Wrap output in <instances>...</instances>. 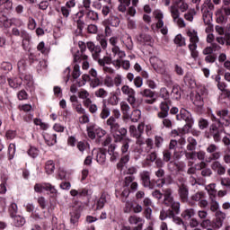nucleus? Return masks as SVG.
Here are the masks:
<instances>
[{
	"instance_id": "nucleus-32",
	"label": "nucleus",
	"mask_w": 230,
	"mask_h": 230,
	"mask_svg": "<svg viewBox=\"0 0 230 230\" xmlns=\"http://www.w3.org/2000/svg\"><path fill=\"white\" fill-rule=\"evenodd\" d=\"M116 150V146L111 145L108 148V154L111 155L110 161L111 163H116L119 157V154L115 151Z\"/></svg>"
},
{
	"instance_id": "nucleus-40",
	"label": "nucleus",
	"mask_w": 230,
	"mask_h": 230,
	"mask_svg": "<svg viewBox=\"0 0 230 230\" xmlns=\"http://www.w3.org/2000/svg\"><path fill=\"white\" fill-rule=\"evenodd\" d=\"M216 40L218 44H221V46H224L225 44L230 46V33L226 32L225 36L217 37Z\"/></svg>"
},
{
	"instance_id": "nucleus-31",
	"label": "nucleus",
	"mask_w": 230,
	"mask_h": 230,
	"mask_svg": "<svg viewBox=\"0 0 230 230\" xmlns=\"http://www.w3.org/2000/svg\"><path fill=\"white\" fill-rule=\"evenodd\" d=\"M8 84L12 89H19L22 85V76L11 77L8 79Z\"/></svg>"
},
{
	"instance_id": "nucleus-23",
	"label": "nucleus",
	"mask_w": 230,
	"mask_h": 230,
	"mask_svg": "<svg viewBox=\"0 0 230 230\" xmlns=\"http://www.w3.org/2000/svg\"><path fill=\"white\" fill-rule=\"evenodd\" d=\"M87 58L89 57L87 55H81L80 51H76L75 54H74V62H80L83 60L82 69L86 71V69H89V61H87Z\"/></svg>"
},
{
	"instance_id": "nucleus-16",
	"label": "nucleus",
	"mask_w": 230,
	"mask_h": 230,
	"mask_svg": "<svg viewBox=\"0 0 230 230\" xmlns=\"http://www.w3.org/2000/svg\"><path fill=\"white\" fill-rule=\"evenodd\" d=\"M12 35H13L14 37H21L22 39L23 43L30 42V40H31V36H30L26 30H19L17 27H13L12 29Z\"/></svg>"
},
{
	"instance_id": "nucleus-24",
	"label": "nucleus",
	"mask_w": 230,
	"mask_h": 230,
	"mask_svg": "<svg viewBox=\"0 0 230 230\" xmlns=\"http://www.w3.org/2000/svg\"><path fill=\"white\" fill-rule=\"evenodd\" d=\"M185 157H187L190 161H204L206 159V152L199 151V152H190L185 154Z\"/></svg>"
},
{
	"instance_id": "nucleus-26",
	"label": "nucleus",
	"mask_w": 230,
	"mask_h": 230,
	"mask_svg": "<svg viewBox=\"0 0 230 230\" xmlns=\"http://www.w3.org/2000/svg\"><path fill=\"white\" fill-rule=\"evenodd\" d=\"M179 195L180 199H181L182 202H188V197L190 195V192L188 190V186L185 182H181L179 185Z\"/></svg>"
},
{
	"instance_id": "nucleus-61",
	"label": "nucleus",
	"mask_w": 230,
	"mask_h": 230,
	"mask_svg": "<svg viewBox=\"0 0 230 230\" xmlns=\"http://www.w3.org/2000/svg\"><path fill=\"white\" fill-rule=\"evenodd\" d=\"M28 66L27 63H26V59L22 58L18 61V70L19 73H24V71H26V67Z\"/></svg>"
},
{
	"instance_id": "nucleus-22",
	"label": "nucleus",
	"mask_w": 230,
	"mask_h": 230,
	"mask_svg": "<svg viewBox=\"0 0 230 230\" xmlns=\"http://www.w3.org/2000/svg\"><path fill=\"white\" fill-rule=\"evenodd\" d=\"M128 222L131 226H137L133 230H143V226H145V219L137 216H130Z\"/></svg>"
},
{
	"instance_id": "nucleus-13",
	"label": "nucleus",
	"mask_w": 230,
	"mask_h": 230,
	"mask_svg": "<svg viewBox=\"0 0 230 230\" xmlns=\"http://www.w3.org/2000/svg\"><path fill=\"white\" fill-rule=\"evenodd\" d=\"M155 19H156V28H160V31L162 35H167L168 34V27H164V22L163 19H164V14L163 13V11L161 10H155L154 12Z\"/></svg>"
},
{
	"instance_id": "nucleus-35",
	"label": "nucleus",
	"mask_w": 230,
	"mask_h": 230,
	"mask_svg": "<svg viewBox=\"0 0 230 230\" xmlns=\"http://www.w3.org/2000/svg\"><path fill=\"white\" fill-rule=\"evenodd\" d=\"M211 168L214 172H217L218 175H224L226 173V167L218 161L212 163Z\"/></svg>"
},
{
	"instance_id": "nucleus-51",
	"label": "nucleus",
	"mask_w": 230,
	"mask_h": 230,
	"mask_svg": "<svg viewBox=\"0 0 230 230\" xmlns=\"http://www.w3.org/2000/svg\"><path fill=\"white\" fill-rule=\"evenodd\" d=\"M197 15V11L195 9H190L185 14L184 19L185 21H189V22H193V17Z\"/></svg>"
},
{
	"instance_id": "nucleus-8",
	"label": "nucleus",
	"mask_w": 230,
	"mask_h": 230,
	"mask_svg": "<svg viewBox=\"0 0 230 230\" xmlns=\"http://www.w3.org/2000/svg\"><path fill=\"white\" fill-rule=\"evenodd\" d=\"M85 208V204L82 203V201H76L73 208L72 211L70 212V222L74 226L75 224H78V220H80V217H82V211H84V208Z\"/></svg>"
},
{
	"instance_id": "nucleus-56",
	"label": "nucleus",
	"mask_w": 230,
	"mask_h": 230,
	"mask_svg": "<svg viewBox=\"0 0 230 230\" xmlns=\"http://www.w3.org/2000/svg\"><path fill=\"white\" fill-rule=\"evenodd\" d=\"M172 217H173V211L170 209L168 211L163 209L160 212V220H166L167 218H172Z\"/></svg>"
},
{
	"instance_id": "nucleus-50",
	"label": "nucleus",
	"mask_w": 230,
	"mask_h": 230,
	"mask_svg": "<svg viewBox=\"0 0 230 230\" xmlns=\"http://www.w3.org/2000/svg\"><path fill=\"white\" fill-rule=\"evenodd\" d=\"M182 218L190 220L191 217H195V210L193 208H187L181 213Z\"/></svg>"
},
{
	"instance_id": "nucleus-4",
	"label": "nucleus",
	"mask_w": 230,
	"mask_h": 230,
	"mask_svg": "<svg viewBox=\"0 0 230 230\" xmlns=\"http://www.w3.org/2000/svg\"><path fill=\"white\" fill-rule=\"evenodd\" d=\"M222 49V47L217 43H212L210 46L206 47L202 50V54L205 55V62L207 64H214L215 60H217V56L215 55L218 51Z\"/></svg>"
},
{
	"instance_id": "nucleus-62",
	"label": "nucleus",
	"mask_w": 230,
	"mask_h": 230,
	"mask_svg": "<svg viewBox=\"0 0 230 230\" xmlns=\"http://www.w3.org/2000/svg\"><path fill=\"white\" fill-rule=\"evenodd\" d=\"M96 98H107L109 93L103 88H100L94 93Z\"/></svg>"
},
{
	"instance_id": "nucleus-57",
	"label": "nucleus",
	"mask_w": 230,
	"mask_h": 230,
	"mask_svg": "<svg viewBox=\"0 0 230 230\" xmlns=\"http://www.w3.org/2000/svg\"><path fill=\"white\" fill-rule=\"evenodd\" d=\"M108 103L109 105H112L113 107H116V105L119 103V97H118L116 93L111 94V96L108 98Z\"/></svg>"
},
{
	"instance_id": "nucleus-1",
	"label": "nucleus",
	"mask_w": 230,
	"mask_h": 230,
	"mask_svg": "<svg viewBox=\"0 0 230 230\" xmlns=\"http://www.w3.org/2000/svg\"><path fill=\"white\" fill-rule=\"evenodd\" d=\"M217 116L219 119H217L215 115H212V121H217L215 124H212L210 127V134L213 136L214 141L218 142L221 139V136H226V131L224 128H220V125L225 127H230V116L227 110H223L217 111Z\"/></svg>"
},
{
	"instance_id": "nucleus-20",
	"label": "nucleus",
	"mask_w": 230,
	"mask_h": 230,
	"mask_svg": "<svg viewBox=\"0 0 230 230\" xmlns=\"http://www.w3.org/2000/svg\"><path fill=\"white\" fill-rule=\"evenodd\" d=\"M122 172L128 175L125 178V184L126 186H130L131 182L134 181V176H133L134 173H137V168L134 166H130L125 170V167H124L122 170Z\"/></svg>"
},
{
	"instance_id": "nucleus-6",
	"label": "nucleus",
	"mask_w": 230,
	"mask_h": 230,
	"mask_svg": "<svg viewBox=\"0 0 230 230\" xmlns=\"http://www.w3.org/2000/svg\"><path fill=\"white\" fill-rule=\"evenodd\" d=\"M150 62L156 73L162 75L163 78L170 80V72L166 70V66H164V62H163V60L159 59L157 57H153L150 58Z\"/></svg>"
},
{
	"instance_id": "nucleus-19",
	"label": "nucleus",
	"mask_w": 230,
	"mask_h": 230,
	"mask_svg": "<svg viewBox=\"0 0 230 230\" xmlns=\"http://www.w3.org/2000/svg\"><path fill=\"white\" fill-rule=\"evenodd\" d=\"M140 94L143 96V98H147L144 100V103H147V105H154V103H155V93L152 90L145 89L144 91L140 92Z\"/></svg>"
},
{
	"instance_id": "nucleus-48",
	"label": "nucleus",
	"mask_w": 230,
	"mask_h": 230,
	"mask_svg": "<svg viewBox=\"0 0 230 230\" xmlns=\"http://www.w3.org/2000/svg\"><path fill=\"white\" fill-rule=\"evenodd\" d=\"M216 21L217 24H222L224 21H226V17H224V9H217L216 11Z\"/></svg>"
},
{
	"instance_id": "nucleus-2",
	"label": "nucleus",
	"mask_w": 230,
	"mask_h": 230,
	"mask_svg": "<svg viewBox=\"0 0 230 230\" xmlns=\"http://www.w3.org/2000/svg\"><path fill=\"white\" fill-rule=\"evenodd\" d=\"M106 125L110 127L111 133L113 135L115 141H121L123 136H127V128H119V124L116 121L114 116H111L107 121Z\"/></svg>"
},
{
	"instance_id": "nucleus-36",
	"label": "nucleus",
	"mask_w": 230,
	"mask_h": 230,
	"mask_svg": "<svg viewBox=\"0 0 230 230\" xmlns=\"http://www.w3.org/2000/svg\"><path fill=\"white\" fill-rule=\"evenodd\" d=\"M43 137L49 146H53L57 144V134L45 133Z\"/></svg>"
},
{
	"instance_id": "nucleus-25",
	"label": "nucleus",
	"mask_w": 230,
	"mask_h": 230,
	"mask_svg": "<svg viewBox=\"0 0 230 230\" xmlns=\"http://www.w3.org/2000/svg\"><path fill=\"white\" fill-rule=\"evenodd\" d=\"M112 65L114 66V67H116V69H120L121 67L125 71H128V69H130V61L127 59H114L112 61Z\"/></svg>"
},
{
	"instance_id": "nucleus-11",
	"label": "nucleus",
	"mask_w": 230,
	"mask_h": 230,
	"mask_svg": "<svg viewBox=\"0 0 230 230\" xmlns=\"http://www.w3.org/2000/svg\"><path fill=\"white\" fill-rule=\"evenodd\" d=\"M190 199L194 202H198V206L203 209H206V208H208L209 205V202L207 199L206 192L204 191H198L194 193Z\"/></svg>"
},
{
	"instance_id": "nucleus-43",
	"label": "nucleus",
	"mask_w": 230,
	"mask_h": 230,
	"mask_svg": "<svg viewBox=\"0 0 230 230\" xmlns=\"http://www.w3.org/2000/svg\"><path fill=\"white\" fill-rule=\"evenodd\" d=\"M130 161V155H124L121 158L119 164H117V168L120 172H123V169L125 168L124 164H127Z\"/></svg>"
},
{
	"instance_id": "nucleus-39",
	"label": "nucleus",
	"mask_w": 230,
	"mask_h": 230,
	"mask_svg": "<svg viewBox=\"0 0 230 230\" xmlns=\"http://www.w3.org/2000/svg\"><path fill=\"white\" fill-rule=\"evenodd\" d=\"M196 170H201V175L203 177H209V175H211V173H213L211 172V169L206 168V163H204V162H201L199 165H197Z\"/></svg>"
},
{
	"instance_id": "nucleus-54",
	"label": "nucleus",
	"mask_w": 230,
	"mask_h": 230,
	"mask_svg": "<svg viewBox=\"0 0 230 230\" xmlns=\"http://www.w3.org/2000/svg\"><path fill=\"white\" fill-rule=\"evenodd\" d=\"M86 13V21H98V13L89 10L85 11Z\"/></svg>"
},
{
	"instance_id": "nucleus-30",
	"label": "nucleus",
	"mask_w": 230,
	"mask_h": 230,
	"mask_svg": "<svg viewBox=\"0 0 230 230\" xmlns=\"http://www.w3.org/2000/svg\"><path fill=\"white\" fill-rule=\"evenodd\" d=\"M160 110L161 111L158 112V118L164 119V118L168 117V112L170 111V106L168 105V102H162L160 104Z\"/></svg>"
},
{
	"instance_id": "nucleus-15",
	"label": "nucleus",
	"mask_w": 230,
	"mask_h": 230,
	"mask_svg": "<svg viewBox=\"0 0 230 230\" xmlns=\"http://www.w3.org/2000/svg\"><path fill=\"white\" fill-rule=\"evenodd\" d=\"M25 208L28 213H31V218H33L34 220H42V218H47L48 217V213L46 212H44L43 215L39 214L38 211L35 210V206L31 203L27 204Z\"/></svg>"
},
{
	"instance_id": "nucleus-9",
	"label": "nucleus",
	"mask_w": 230,
	"mask_h": 230,
	"mask_svg": "<svg viewBox=\"0 0 230 230\" xmlns=\"http://www.w3.org/2000/svg\"><path fill=\"white\" fill-rule=\"evenodd\" d=\"M176 119H178V121H181V119H183V121H186L184 128H186L187 130H190L193 128V125H195V120L193 119L191 113L184 108L180 111V114L176 116Z\"/></svg>"
},
{
	"instance_id": "nucleus-63",
	"label": "nucleus",
	"mask_w": 230,
	"mask_h": 230,
	"mask_svg": "<svg viewBox=\"0 0 230 230\" xmlns=\"http://www.w3.org/2000/svg\"><path fill=\"white\" fill-rule=\"evenodd\" d=\"M134 209V201L127 200L124 207V213H131Z\"/></svg>"
},
{
	"instance_id": "nucleus-52",
	"label": "nucleus",
	"mask_w": 230,
	"mask_h": 230,
	"mask_svg": "<svg viewBox=\"0 0 230 230\" xmlns=\"http://www.w3.org/2000/svg\"><path fill=\"white\" fill-rule=\"evenodd\" d=\"M107 197H109L107 194L105 193L102 194L101 198L97 201V209H103V207L107 202Z\"/></svg>"
},
{
	"instance_id": "nucleus-28",
	"label": "nucleus",
	"mask_w": 230,
	"mask_h": 230,
	"mask_svg": "<svg viewBox=\"0 0 230 230\" xmlns=\"http://www.w3.org/2000/svg\"><path fill=\"white\" fill-rule=\"evenodd\" d=\"M93 154H96V161L99 164H105L107 160V155H105V150L103 149H94Z\"/></svg>"
},
{
	"instance_id": "nucleus-3",
	"label": "nucleus",
	"mask_w": 230,
	"mask_h": 230,
	"mask_svg": "<svg viewBox=\"0 0 230 230\" xmlns=\"http://www.w3.org/2000/svg\"><path fill=\"white\" fill-rule=\"evenodd\" d=\"M184 0H172V4L169 6V12L173 22H176L180 28H185L186 22L184 19L181 18V13H179V4Z\"/></svg>"
},
{
	"instance_id": "nucleus-53",
	"label": "nucleus",
	"mask_w": 230,
	"mask_h": 230,
	"mask_svg": "<svg viewBox=\"0 0 230 230\" xmlns=\"http://www.w3.org/2000/svg\"><path fill=\"white\" fill-rule=\"evenodd\" d=\"M171 95L174 100H180L181 98V86L174 85L172 90Z\"/></svg>"
},
{
	"instance_id": "nucleus-17",
	"label": "nucleus",
	"mask_w": 230,
	"mask_h": 230,
	"mask_svg": "<svg viewBox=\"0 0 230 230\" xmlns=\"http://www.w3.org/2000/svg\"><path fill=\"white\" fill-rule=\"evenodd\" d=\"M137 42L141 44V46H149L150 48L154 47V38L147 33H141L137 38Z\"/></svg>"
},
{
	"instance_id": "nucleus-46",
	"label": "nucleus",
	"mask_w": 230,
	"mask_h": 230,
	"mask_svg": "<svg viewBox=\"0 0 230 230\" xmlns=\"http://www.w3.org/2000/svg\"><path fill=\"white\" fill-rule=\"evenodd\" d=\"M0 8L2 10H12L13 8V3L12 0H0Z\"/></svg>"
},
{
	"instance_id": "nucleus-55",
	"label": "nucleus",
	"mask_w": 230,
	"mask_h": 230,
	"mask_svg": "<svg viewBox=\"0 0 230 230\" xmlns=\"http://www.w3.org/2000/svg\"><path fill=\"white\" fill-rule=\"evenodd\" d=\"M211 21H212L211 13H203V22L207 24V26H208V30L213 29V26L211 25Z\"/></svg>"
},
{
	"instance_id": "nucleus-38",
	"label": "nucleus",
	"mask_w": 230,
	"mask_h": 230,
	"mask_svg": "<svg viewBox=\"0 0 230 230\" xmlns=\"http://www.w3.org/2000/svg\"><path fill=\"white\" fill-rule=\"evenodd\" d=\"M84 14L85 11L84 9L79 10V12L76 13V17H78L76 24L79 31H82V30H84V26H85V22H84V20H82V17H84Z\"/></svg>"
},
{
	"instance_id": "nucleus-41",
	"label": "nucleus",
	"mask_w": 230,
	"mask_h": 230,
	"mask_svg": "<svg viewBox=\"0 0 230 230\" xmlns=\"http://www.w3.org/2000/svg\"><path fill=\"white\" fill-rule=\"evenodd\" d=\"M111 116V109L107 107V102L105 101L102 102V111L100 113V118L102 119H107Z\"/></svg>"
},
{
	"instance_id": "nucleus-60",
	"label": "nucleus",
	"mask_w": 230,
	"mask_h": 230,
	"mask_svg": "<svg viewBox=\"0 0 230 230\" xmlns=\"http://www.w3.org/2000/svg\"><path fill=\"white\" fill-rule=\"evenodd\" d=\"M0 69L4 71V73H9V71H12V69H13V66L10 62H3L1 64Z\"/></svg>"
},
{
	"instance_id": "nucleus-27",
	"label": "nucleus",
	"mask_w": 230,
	"mask_h": 230,
	"mask_svg": "<svg viewBox=\"0 0 230 230\" xmlns=\"http://www.w3.org/2000/svg\"><path fill=\"white\" fill-rule=\"evenodd\" d=\"M91 94L89 93V92H87V90H81L80 92H78V97L83 100V105L84 106H88L91 105V103H93V101L91 100Z\"/></svg>"
},
{
	"instance_id": "nucleus-5",
	"label": "nucleus",
	"mask_w": 230,
	"mask_h": 230,
	"mask_svg": "<svg viewBox=\"0 0 230 230\" xmlns=\"http://www.w3.org/2000/svg\"><path fill=\"white\" fill-rule=\"evenodd\" d=\"M190 39L189 49L192 58H199V51L197 50V44H199V34L196 31L190 30L187 32Z\"/></svg>"
},
{
	"instance_id": "nucleus-33",
	"label": "nucleus",
	"mask_w": 230,
	"mask_h": 230,
	"mask_svg": "<svg viewBox=\"0 0 230 230\" xmlns=\"http://www.w3.org/2000/svg\"><path fill=\"white\" fill-rule=\"evenodd\" d=\"M11 218H13V226L14 227H22L26 224V219L22 216L14 215Z\"/></svg>"
},
{
	"instance_id": "nucleus-18",
	"label": "nucleus",
	"mask_w": 230,
	"mask_h": 230,
	"mask_svg": "<svg viewBox=\"0 0 230 230\" xmlns=\"http://www.w3.org/2000/svg\"><path fill=\"white\" fill-rule=\"evenodd\" d=\"M137 145L140 147V149L145 148V152L148 153L154 148V140L151 138L145 139L144 137H140L137 140Z\"/></svg>"
},
{
	"instance_id": "nucleus-58",
	"label": "nucleus",
	"mask_w": 230,
	"mask_h": 230,
	"mask_svg": "<svg viewBox=\"0 0 230 230\" xmlns=\"http://www.w3.org/2000/svg\"><path fill=\"white\" fill-rule=\"evenodd\" d=\"M139 119H141V111L134 110L131 114V121H133V123H137Z\"/></svg>"
},
{
	"instance_id": "nucleus-14",
	"label": "nucleus",
	"mask_w": 230,
	"mask_h": 230,
	"mask_svg": "<svg viewBox=\"0 0 230 230\" xmlns=\"http://www.w3.org/2000/svg\"><path fill=\"white\" fill-rule=\"evenodd\" d=\"M215 217L216 218L212 220V228L218 230L224 226L226 215L222 210H219L215 213Z\"/></svg>"
},
{
	"instance_id": "nucleus-59",
	"label": "nucleus",
	"mask_w": 230,
	"mask_h": 230,
	"mask_svg": "<svg viewBox=\"0 0 230 230\" xmlns=\"http://www.w3.org/2000/svg\"><path fill=\"white\" fill-rule=\"evenodd\" d=\"M87 135L90 137V139H95L96 138V130L94 128V125H90L86 128Z\"/></svg>"
},
{
	"instance_id": "nucleus-12",
	"label": "nucleus",
	"mask_w": 230,
	"mask_h": 230,
	"mask_svg": "<svg viewBox=\"0 0 230 230\" xmlns=\"http://www.w3.org/2000/svg\"><path fill=\"white\" fill-rule=\"evenodd\" d=\"M34 191L36 193H42V191H49L51 195H57V193H58V190H57L55 186L51 185V183L49 182L36 183L34 185Z\"/></svg>"
},
{
	"instance_id": "nucleus-45",
	"label": "nucleus",
	"mask_w": 230,
	"mask_h": 230,
	"mask_svg": "<svg viewBox=\"0 0 230 230\" xmlns=\"http://www.w3.org/2000/svg\"><path fill=\"white\" fill-rule=\"evenodd\" d=\"M45 172L48 175H51L55 172V162L52 160L47 161L45 164Z\"/></svg>"
},
{
	"instance_id": "nucleus-44",
	"label": "nucleus",
	"mask_w": 230,
	"mask_h": 230,
	"mask_svg": "<svg viewBox=\"0 0 230 230\" xmlns=\"http://www.w3.org/2000/svg\"><path fill=\"white\" fill-rule=\"evenodd\" d=\"M210 203V211H212V213H217V211H220L218 209H220V204L218 203V201H217V198H209Z\"/></svg>"
},
{
	"instance_id": "nucleus-34",
	"label": "nucleus",
	"mask_w": 230,
	"mask_h": 230,
	"mask_svg": "<svg viewBox=\"0 0 230 230\" xmlns=\"http://www.w3.org/2000/svg\"><path fill=\"white\" fill-rule=\"evenodd\" d=\"M116 57H118L119 60H121V58H125V57H127V53H125L123 50H120L119 47H112L111 58H114Z\"/></svg>"
},
{
	"instance_id": "nucleus-29",
	"label": "nucleus",
	"mask_w": 230,
	"mask_h": 230,
	"mask_svg": "<svg viewBox=\"0 0 230 230\" xmlns=\"http://www.w3.org/2000/svg\"><path fill=\"white\" fill-rule=\"evenodd\" d=\"M143 186L145 188H149V190H152L154 188V185H152V181H150V172L145 171L141 172L140 174Z\"/></svg>"
},
{
	"instance_id": "nucleus-42",
	"label": "nucleus",
	"mask_w": 230,
	"mask_h": 230,
	"mask_svg": "<svg viewBox=\"0 0 230 230\" xmlns=\"http://www.w3.org/2000/svg\"><path fill=\"white\" fill-rule=\"evenodd\" d=\"M120 111L124 118H128L130 116V105L125 101L120 102Z\"/></svg>"
},
{
	"instance_id": "nucleus-37",
	"label": "nucleus",
	"mask_w": 230,
	"mask_h": 230,
	"mask_svg": "<svg viewBox=\"0 0 230 230\" xmlns=\"http://www.w3.org/2000/svg\"><path fill=\"white\" fill-rule=\"evenodd\" d=\"M205 190L208 193L209 199H217V184L210 183L205 187Z\"/></svg>"
},
{
	"instance_id": "nucleus-7",
	"label": "nucleus",
	"mask_w": 230,
	"mask_h": 230,
	"mask_svg": "<svg viewBox=\"0 0 230 230\" xmlns=\"http://www.w3.org/2000/svg\"><path fill=\"white\" fill-rule=\"evenodd\" d=\"M164 202L165 206H171L172 213L179 215L181 212V203L179 201H173V197H172V190L166 189L164 192Z\"/></svg>"
},
{
	"instance_id": "nucleus-10",
	"label": "nucleus",
	"mask_w": 230,
	"mask_h": 230,
	"mask_svg": "<svg viewBox=\"0 0 230 230\" xmlns=\"http://www.w3.org/2000/svg\"><path fill=\"white\" fill-rule=\"evenodd\" d=\"M120 91L123 96H127V102L131 105V107H136V90L130 87L128 84H124L121 86Z\"/></svg>"
},
{
	"instance_id": "nucleus-64",
	"label": "nucleus",
	"mask_w": 230,
	"mask_h": 230,
	"mask_svg": "<svg viewBox=\"0 0 230 230\" xmlns=\"http://www.w3.org/2000/svg\"><path fill=\"white\" fill-rule=\"evenodd\" d=\"M103 84L105 85V87H109L110 89L114 87V79L112 77H111V75H107L104 78Z\"/></svg>"
},
{
	"instance_id": "nucleus-47",
	"label": "nucleus",
	"mask_w": 230,
	"mask_h": 230,
	"mask_svg": "<svg viewBox=\"0 0 230 230\" xmlns=\"http://www.w3.org/2000/svg\"><path fill=\"white\" fill-rule=\"evenodd\" d=\"M104 22H107V24L113 26V28L119 26V18H118V16H110L109 19Z\"/></svg>"
},
{
	"instance_id": "nucleus-49",
	"label": "nucleus",
	"mask_w": 230,
	"mask_h": 230,
	"mask_svg": "<svg viewBox=\"0 0 230 230\" xmlns=\"http://www.w3.org/2000/svg\"><path fill=\"white\" fill-rule=\"evenodd\" d=\"M188 145H187V150L190 152H193L195 148H197V140L193 138V137H188Z\"/></svg>"
},
{
	"instance_id": "nucleus-21",
	"label": "nucleus",
	"mask_w": 230,
	"mask_h": 230,
	"mask_svg": "<svg viewBox=\"0 0 230 230\" xmlns=\"http://www.w3.org/2000/svg\"><path fill=\"white\" fill-rule=\"evenodd\" d=\"M86 48L89 49L90 53H92L93 60L100 58V53H102V48H100V46L94 45L93 41H88L86 42Z\"/></svg>"
}]
</instances>
